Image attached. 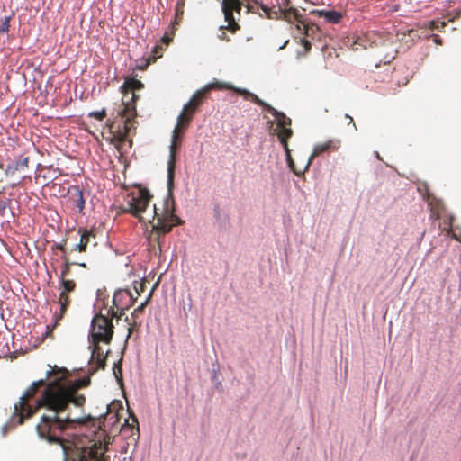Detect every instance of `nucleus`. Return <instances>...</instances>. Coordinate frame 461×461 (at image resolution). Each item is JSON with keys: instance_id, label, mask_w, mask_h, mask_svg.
Returning <instances> with one entry per match:
<instances>
[{"instance_id": "41", "label": "nucleus", "mask_w": 461, "mask_h": 461, "mask_svg": "<svg viewBox=\"0 0 461 461\" xmlns=\"http://www.w3.org/2000/svg\"><path fill=\"white\" fill-rule=\"evenodd\" d=\"M17 170L14 169V166H8L5 169V174L6 175H14Z\"/></svg>"}, {"instance_id": "39", "label": "nucleus", "mask_w": 461, "mask_h": 461, "mask_svg": "<svg viewBox=\"0 0 461 461\" xmlns=\"http://www.w3.org/2000/svg\"><path fill=\"white\" fill-rule=\"evenodd\" d=\"M65 245H66L65 240L62 242L56 244V249H59V251H61L63 253V255H67V250H66Z\"/></svg>"}, {"instance_id": "5", "label": "nucleus", "mask_w": 461, "mask_h": 461, "mask_svg": "<svg viewBox=\"0 0 461 461\" xmlns=\"http://www.w3.org/2000/svg\"><path fill=\"white\" fill-rule=\"evenodd\" d=\"M267 112L270 113L276 120V135L283 145L285 154L290 158V149L288 148V140L293 135L291 129L292 121L284 113L277 111L273 106L268 104L266 109Z\"/></svg>"}, {"instance_id": "3", "label": "nucleus", "mask_w": 461, "mask_h": 461, "mask_svg": "<svg viewBox=\"0 0 461 461\" xmlns=\"http://www.w3.org/2000/svg\"><path fill=\"white\" fill-rule=\"evenodd\" d=\"M143 87V84L136 78H128L125 80L122 89H125L124 95L122 98V104L117 111V116L121 118L123 123V128L121 129L118 126L115 129L116 122H112L108 124L113 138L118 142H124L131 130L135 127L137 122L135 117L137 116L135 100L136 95L132 92L133 90H139Z\"/></svg>"}, {"instance_id": "31", "label": "nucleus", "mask_w": 461, "mask_h": 461, "mask_svg": "<svg viewBox=\"0 0 461 461\" xmlns=\"http://www.w3.org/2000/svg\"><path fill=\"white\" fill-rule=\"evenodd\" d=\"M10 27V17L5 16L0 24V33L8 32Z\"/></svg>"}, {"instance_id": "32", "label": "nucleus", "mask_w": 461, "mask_h": 461, "mask_svg": "<svg viewBox=\"0 0 461 461\" xmlns=\"http://www.w3.org/2000/svg\"><path fill=\"white\" fill-rule=\"evenodd\" d=\"M109 315L112 316V318H116L117 320L121 319L123 314H121V311L115 308L113 305V307L107 309V314L106 316L109 317Z\"/></svg>"}, {"instance_id": "50", "label": "nucleus", "mask_w": 461, "mask_h": 461, "mask_svg": "<svg viewBox=\"0 0 461 461\" xmlns=\"http://www.w3.org/2000/svg\"><path fill=\"white\" fill-rule=\"evenodd\" d=\"M131 330H132V328H130V329H129V334H128V336H130V335H131Z\"/></svg>"}, {"instance_id": "20", "label": "nucleus", "mask_w": 461, "mask_h": 461, "mask_svg": "<svg viewBox=\"0 0 461 461\" xmlns=\"http://www.w3.org/2000/svg\"><path fill=\"white\" fill-rule=\"evenodd\" d=\"M100 342L92 343L93 344V349H92V357L95 358L97 366L100 368H104L105 366V357L104 356L103 350L101 347L99 346Z\"/></svg>"}, {"instance_id": "22", "label": "nucleus", "mask_w": 461, "mask_h": 461, "mask_svg": "<svg viewBox=\"0 0 461 461\" xmlns=\"http://www.w3.org/2000/svg\"><path fill=\"white\" fill-rule=\"evenodd\" d=\"M62 259H63L64 263L61 267L59 280L69 279L68 276L70 274L71 266L75 265L76 262L70 261L68 255H62Z\"/></svg>"}, {"instance_id": "48", "label": "nucleus", "mask_w": 461, "mask_h": 461, "mask_svg": "<svg viewBox=\"0 0 461 461\" xmlns=\"http://www.w3.org/2000/svg\"><path fill=\"white\" fill-rule=\"evenodd\" d=\"M75 265H78V266H80V267H84V268H86V265L85 263H78V262H76V264H75Z\"/></svg>"}, {"instance_id": "27", "label": "nucleus", "mask_w": 461, "mask_h": 461, "mask_svg": "<svg viewBox=\"0 0 461 461\" xmlns=\"http://www.w3.org/2000/svg\"><path fill=\"white\" fill-rule=\"evenodd\" d=\"M184 14V2L178 1L176 6L175 23L177 24L182 20Z\"/></svg>"}, {"instance_id": "45", "label": "nucleus", "mask_w": 461, "mask_h": 461, "mask_svg": "<svg viewBox=\"0 0 461 461\" xmlns=\"http://www.w3.org/2000/svg\"><path fill=\"white\" fill-rule=\"evenodd\" d=\"M286 157H288V156L286 155ZM287 160H288V163H289V167L294 170V173H295V175H298V172H296V170H294V167H293V161L291 159V157L287 158Z\"/></svg>"}, {"instance_id": "6", "label": "nucleus", "mask_w": 461, "mask_h": 461, "mask_svg": "<svg viewBox=\"0 0 461 461\" xmlns=\"http://www.w3.org/2000/svg\"><path fill=\"white\" fill-rule=\"evenodd\" d=\"M243 2L241 0H222L221 1V11L224 15V20L227 23L225 27L231 32H236L240 29L238 21L241 16V9Z\"/></svg>"}, {"instance_id": "30", "label": "nucleus", "mask_w": 461, "mask_h": 461, "mask_svg": "<svg viewBox=\"0 0 461 461\" xmlns=\"http://www.w3.org/2000/svg\"><path fill=\"white\" fill-rule=\"evenodd\" d=\"M131 423L129 422V420H127L125 421V425L124 427H128L131 429H134L135 425L138 426L139 422H138V419L137 417L134 415V414H131ZM136 430H137V435L139 436L140 432H139V427L136 428Z\"/></svg>"}, {"instance_id": "38", "label": "nucleus", "mask_w": 461, "mask_h": 461, "mask_svg": "<svg viewBox=\"0 0 461 461\" xmlns=\"http://www.w3.org/2000/svg\"><path fill=\"white\" fill-rule=\"evenodd\" d=\"M10 203L9 199L0 200V214H3Z\"/></svg>"}, {"instance_id": "16", "label": "nucleus", "mask_w": 461, "mask_h": 461, "mask_svg": "<svg viewBox=\"0 0 461 461\" xmlns=\"http://www.w3.org/2000/svg\"><path fill=\"white\" fill-rule=\"evenodd\" d=\"M312 14H318L320 17H323L327 22L330 23H339L342 18V14L335 10H313L311 12Z\"/></svg>"}, {"instance_id": "51", "label": "nucleus", "mask_w": 461, "mask_h": 461, "mask_svg": "<svg viewBox=\"0 0 461 461\" xmlns=\"http://www.w3.org/2000/svg\"><path fill=\"white\" fill-rule=\"evenodd\" d=\"M451 225H452V222L451 221H449V231L451 230Z\"/></svg>"}, {"instance_id": "37", "label": "nucleus", "mask_w": 461, "mask_h": 461, "mask_svg": "<svg viewBox=\"0 0 461 461\" xmlns=\"http://www.w3.org/2000/svg\"><path fill=\"white\" fill-rule=\"evenodd\" d=\"M256 5H258V8H260L262 10V12L264 13V16L267 18L270 12L271 7H268L266 5H264L262 3H258V2H256Z\"/></svg>"}, {"instance_id": "10", "label": "nucleus", "mask_w": 461, "mask_h": 461, "mask_svg": "<svg viewBox=\"0 0 461 461\" xmlns=\"http://www.w3.org/2000/svg\"><path fill=\"white\" fill-rule=\"evenodd\" d=\"M182 140L173 139L170 144V156L167 162V185L170 190L173 186L175 167H176V152L181 145Z\"/></svg>"}, {"instance_id": "13", "label": "nucleus", "mask_w": 461, "mask_h": 461, "mask_svg": "<svg viewBox=\"0 0 461 461\" xmlns=\"http://www.w3.org/2000/svg\"><path fill=\"white\" fill-rule=\"evenodd\" d=\"M78 233L80 234V240L77 244L74 246L71 251H78L85 252L87 245L90 242L91 238H95V230H85L78 229Z\"/></svg>"}, {"instance_id": "18", "label": "nucleus", "mask_w": 461, "mask_h": 461, "mask_svg": "<svg viewBox=\"0 0 461 461\" xmlns=\"http://www.w3.org/2000/svg\"><path fill=\"white\" fill-rule=\"evenodd\" d=\"M235 89V86H232L230 83L221 82V81H214L212 83H209L206 85L203 88H202V91L206 95L207 93H209L211 90H232Z\"/></svg>"}, {"instance_id": "19", "label": "nucleus", "mask_w": 461, "mask_h": 461, "mask_svg": "<svg viewBox=\"0 0 461 461\" xmlns=\"http://www.w3.org/2000/svg\"><path fill=\"white\" fill-rule=\"evenodd\" d=\"M162 47L155 45L152 49V54H150L143 64L137 65L138 69H145L149 64L155 62L158 57H161Z\"/></svg>"}, {"instance_id": "36", "label": "nucleus", "mask_w": 461, "mask_h": 461, "mask_svg": "<svg viewBox=\"0 0 461 461\" xmlns=\"http://www.w3.org/2000/svg\"><path fill=\"white\" fill-rule=\"evenodd\" d=\"M113 373H114V375L116 376L117 380L119 382H122V365L120 362L118 364L114 365Z\"/></svg>"}, {"instance_id": "21", "label": "nucleus", "mask_w": 461, "mask_h": 461, "mask_svg": "<svg viewBox=\"0 0 461 461\" xmlns=\"http://www.w3.org/2000/svg\"><path fill=\"white\" fill-rule=\"evenodd\" d=\"M156 285H155L152 287V289H151V290H150V292L149 293V294H148V296H147L146 300H145L143 303H140V304L136 309H134V311L132 312V313H131V317H132V319H133V321H134V324H135V325H136V322H137V319L139 318V315H140V314H141V313L144 312V310H145L146 306H147V305L149 304V303L150 302V300H151V298H152V295H153V291H154V289L156 288Z\"/></svg>"}, {"instance_id": "9", "label": "nucleus", "mask_w": 461, "mask_h": 461, "mask_svg": "<svg viewBox=\"0 0 461 461\" xmlns=\"http://www.w3.org/2000/svg\"><path fill=\"white\" fill-rule=\"evenodd\" d=\"M283 5V15L282 20H285V22L289 23H294V22H297V24L295 25V28L297 31H301V24L303 23L304 20L303 18V15L300 14L298 9L295 7L290 6V0H285Z\"/></svg>"}, {"instance_id": "42", "label": "nucleus", "mask_w": 461, "mask_h": 461, "mask_svg": "<svg viewBox=\"0 0 461 461\" xmlns=\"http://www.w3.org/2000/svg\"><path fill=\"white\" fill-rule=\"evenodd\" d=\"M345 118L348 120V124H352L353 125L354 131H357V126H356V124L354 122L353 118L350 115H348V114H346Z\"/></svg>"}, {"instance_id": "8", "label": "nucleus", "mask_w": 461, "mask_h": 461, "mask_svg": "<svg viewBox=\"0 0 461 461\" xmlns=\"http://www.w3.org/2000/svg\"><path fill=\"white\" fill-rule=\"evenodd\" d=\"M137 297H134L129 290H118L114 293L113 297V305L121 311V314L131 307Z\"/></svg>"}, {"instance_id": "24", "label": "nucleus", "mask_w": 461, "mask_h": 461, "mask_svg": "<svg viewBox=\"0 0 461 461\" xmlns=\"http://www.w3.org/2000/svg\"><path fill=\"white\" fill-rule=\"evenodd\" d=\"M319 28L315 24L306 23L305 21L301 24V31L305 37L313 38V35L318 32Z\"/></svg>"}, {"instance_id": "11", "label": "nucleus", "mask_w": 461, "mask_h": 461, "mask_svg": "<svg viewBox=\"0 0 461 461\" xmlns=\"http://www.w3.org/2000/svg\"><path fill=\"white\" fill-rule=\"evenodd\" d=\"M340 147V140L338 139L329 140L323 143H320L315 146L313 152L312 153L311 157L309 158L308 165L312 162V160L319 156L320 154L326 152V151H336Z\"/></svg>"}, {"instance_id": "47", "label": "nucleus", "mask_w": 461, "mask_h": 461, "mask_svg": "<svg viewBox=\"0 0 461 461\" xmlns=\"http://www.w3.org/2000/svg\"><path fill=\"white\" fill-rule=\"evenodd\" d=\"M247 13H257V11L254 10V6L253 5H250L249 4L247 5Z\"/></svg>"}, {"instance_id": "46", "label": "nucleus", "mask_w": 461, "mask_h": 461, "mask_svg": "<svg viewBox=\"0 0 461 461\" xmlns=\"http://www.w3.org/2000/svg\"><path fill=\"white\" fill-rule=\"evenodd\" d=\"M286 157H288V156L286 155ZM287 160H288V163H289V167L294 170V173H295V175H298V172H296V170H294V167H293V161L291 159V157L287 158Z\"/></svg>"}, {"instance_id": "25", "label": "nucleus", "mask_w": 461, "mask_h": 461, "mask_svg": "<svg viewBox=\"0 0 461 461\" xmlns=\"http://www.w3.org/2000/svg\"><path fill=\"white\" fill-rule=\"evenodd\" d=\"M282 15H283V5H279L278 7L271 8L267 18L274 19V20H282Z\"/></svg>"}, {"instance_id": "14", "label": "nucleus", "mask_w": 461, "mask_h": 461, "mask_svg": "<svg viewBox=\"0 0 461 461\" xmlns=\"http://www.w3.org/2000/svg\"><path fill=\"white\" fill-rule=\"evenodd\" d=\"M375 34L373 33H362L358 35L353 42L354 50H357L359 49H368L376 46V41L373 38Z\"/></svg>"}, {"instance_id": "1", "label": "nucleus", "mask_w": 461, "mask_h": 461, "mask_svg": "<svg viewBox=\"0 0 461 461\" xmlns=\"http://www.w3.org/2000/svg\"><path fill=\"white\" fill-rule=\"evenodd\" d=\"M67 374L66 369L55 367L47 372L46 379L33 382L15 403L13 418L23 424L25 419L44 409L36 426L37 433L50 444L59 445L65 461H108L106 448L100 441L89 447H77L65 438L68 429L90 420L73 415L74 409H82L86 403V396L79 389L86 387L90 379L70 381Z\"/></svg>"}, {"instance_id": "12", "label": "nucleus", "mask_w": 461, "mask_h": 461, "mask_svg": "<svg viewBox=\"0 0 461 461\" xmlns=\"http://www.w3.org/2000/svg\"><path fill=\"white\" fill-rule=\"evenodd\" d=\"M69 201L72 205L78 210V212L84 214L86 200L83 194V191L77 185H73L68 189Z\"/></svg>"}, {"instance_id": "35", "label": "nucleus", "mask_w": 461, "mask_h": 461, "mask_svg": "<svg viewBox=\"0 0 461 461\" xmlns=\"http://www.w3.org/2000/svg\"><path fill=\"white\" fill-rule=\"evenodd\" d=\"M185 129V127L179 126V124L176 123V127H175V129L173 131L172 138L173 139L182 140L181 134L183 133Z\"/></svg>"}, {"instance_id": "43", "label": "nucleus", "mask_w": 461, "mask_h": 461, "mask_svg": "<svg viewBox=\"0 0 461 461\" xmlns=\"http://www.w3.org/2000/svg\"><path fill=\"white\" fill-rule=\"evenodd\" d=\"M433 41H434L436 44H438V45H441V44H442V40H441V38H440L438 35H437V34L433 35Z\"/></svg>"}, {"instance_id": "49", "label": "nucleus", "mask_w": 461, "mask_h": 461, "mask_svg": "<svg viewBox=\"0 0 461 461\" xmlns=\"http://www.w3.org/2000/svg\"><path fill=\"white\" fill-rule=\"evenodd\" d=\"M221 39H225L226 33L223 32L222 34L220 36Z\"/></svg>"}, {"instance_id": "33", "label": "nucleus", "mask_w": 461, "mask_h": 461, "mask_svg": "<svg viewBox=\"0 0 461 461\" xmlns=\"http://www.w3.org/2000/svg\"><path fill=\"white\" fill-rule=\"evenodd\" d=\"M106 116V112L104 109L101 110V111H95V112H91L89 113V117H93L98 121H102L105 118Z\"/></svg>"}, {"instance_id": "23", "label": "nucleus", "mask_w": 461, "mask_h": 461, "mask_svg": "<svg viewBox=\"0 0 461 461\" xmlns=\"http://www.w3.org/2000/svg\"><path fill=\"white\" fill-rule=\"evenodd\" d=\"M194 117V114L190 113L187 110L183 108L181 113L177 117V123L179 126L187 128Z\"/></svg>"}, {"instance_id": "15", "label": "nucleus", "mask_w": 461, "mask_h": 461, "mask_svg": "<svg viewBox=\"0 0 461 461\" xmlns=\"http://www.w3.org/2000/svg\"><path fill=\"white\" fill-rule=\"evenodd\" d=\"M204 98L205 95L202 89H200L192 96L190 101L185 104L183 108L194 115L199 106L203 103Z\"/></svg>"}, {"instance_id": "40", "label": "nucleus", "mask_w": 461, "mask_h": 461, "mask_svg": "<svg viewBox=\"0 0 461 461\" xmlns=\"http://www.w3.org/2000/svg\"><path fill=\"white\" fill-rule=\"evenodd\" d=\"M173 36H170L168 33H165V35L162 37V41L165 44H169L170 41H172Z\"/></svg>"}, {"instance_id": "34", "label": "nucleus", "mask_w": 461, "mask_h": 461, "mask_svg": "<svg viewBox=\"0 0 461 461\" xmlns=\"http://www.w3.org/2000/svg\"><path fill=\"white\" fill-rule=\"evenodd\" d=\"M134 289L137 295H140L146 289V281L134 282Z\"/></svg>"}, {"instance_id": "28", "label": "nucleus", "mask_w": 461, "mask_h": 461, "mask_svg": "<svg viewBox=\"0 0 461 461\" xmlns=\"http://www.w3.org/2000/svg\"><path fill=\"white\" fill-rule=\"evenodd\" d=\"M28 167H29V158L28 157L23 158L21 160H18L14 164V169H16L17 171L25 170L28 168Z\"/></svg>"}, {"instance_id": "7", "label": "nucleus", "mask_w": 461, "mask_h": 461, "mask_svg": "<svg viewBox=\"0 0 461 461\" xmlns=\"http://www.w3.org/2000/svg\"><path fill=\"white\" fill-rule=\"evenodd\" d=\"M77 288L76 282L72 279L59 280V294L58 302L60 304L59 319L63 317L71 303L70 294Z\"/></svg>"}, {"instance_id": "44", "label": "nucleus", "mask_w": 461, "mask_h": 461, "mask_svg": "<svg viewBox=\"0 0 461 461\" xmlns=\"http://www.w3.org/2000/svg\"><path fill=\"white\" fill-rule=\"evenodd\" d=\"M460 14H461V10L456 11L455 13V15L448 19V22H454L456 19H457L459 17Z\"/></svg>"}, {"instance_id": "26", "label": "nucleus", "mask_w": 461, "mask_h": 461, "mask_svg": "<svg viewBox=\"0 0 461 461\" xmlns=\"http://www.w3.org/2000/svg\"><path fill=\"white\" fill-rule=\"evenodd\" d=\"M447 25L446 22H440L438 20H432L427 23L426 26L430 30H438L442 32L443 28Z\"/></svg>"}, {"instance_id": "17", "label": "nucleus", "mask_w": 461, "mask_h": 461, "mask_svg": "<svg viewBox=\"0 0 461 461\" xmlns=\"http://www.w3.org/2000/svg\"><path fill=\"white\" fill-rule=\"evenodd\" d=\"M234 92L240 94V95H242L245 99L247 100H250L251 102H253L254 104L261 106L264 110L266 109V107L268 105L267 103L264 102L263 100H261L257 95L249 92V90L247 89H242V88H237L235 87V89H233Z\"/></svg>"}, {"instance_id": "4", "label": "nucleus", "mask_w": 461, "mask_h": 461, "mask_svg": "<svg viewBox=\"0 0 461 461\" xmlns=\"http://www.w3.org/2000/svg\"><path fill=\"white\" fill-rule=\"evenodd\" d=\"M113 336V324L112 319L103 314H96L91 322L90 341L91 343L104 342L109 344Z\"/></svg>"}, {"instance_id": "2", "label": "nucleus", "mask_w": 461, "mask_h": 461, "mask_svg": "<svg viewBox=\"0 0 461 461\" xmlns=\"http://www.w3.org/2000/svg\"><path fill=\"white\" fill-rule=\"evenodd\" d=\"M151 199L152 195L146 188L131 192L125 199L124 211L139 218L140 221L151 223L153 230L158 234L168 233L174 226L183 223V221L175 214L174 203L169 205L167 201L164 203L161 212L154 204L152 211L145 215Z\"/></svg>"}, {"instance_id": "29", "label": "nucleus", "mask_w": 461, "mask_h": 461, "mask_svg": "<svg viewBox=\"0 0 461 461\" xmlns=\"http://www.w3.org/2000/svg\"><path fill=\"white\" fill-rule=\"evenodd\" d=\"M301 44L303 45V52H298L299 55H306L312 49V44L311 42L305 39V38H302L301 41H300Z\"/></svg>"}]
</instances>
